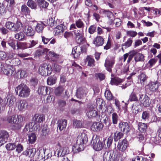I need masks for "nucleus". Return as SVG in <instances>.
Segmentation results:
<instances>
[{
  "instance_id": "8",
  "label": "nucleus",
  "mask_w": 161,
  "mask_h": 161,
  "mask_svg": "<svg viewBox=\"0 0 161 161\" xmlns=\"http://www.w3.org/2000/svg\"><path fill=\"white\" fill-rule=\"evenodd\" d=\"M95 106L91 103L88 104L87 108L88 111L86 113V115L89 118H92L95 117L97 114V111L94 109Z\"/></svg>"
},
{
  "instance_id": "38",
  "label": "nucleus",
  "mask_w": 161,
  "mask_h": 161,
  "mask_svg": "<svg viewBox=\"0 0 161 161\" xmlns=\"http://www.w3.org/2000/svg\"><path fill=\"white\" fill-rule=\"evenodd\" d=\"M138 129L141 132H145L147 129V125L146 124L140 122L138 125Z\"/></svg>"
},
{
  "instance_id": "18",
  "label": "nucleus",
  "mask_w": 161,
  "mask_h": 161,
  "mask_svg": "<svg viewBox=\"0 0 161 161\" xmlns=\"http://www.w3.org/2000/svg\"><path fill=\"white\" fill-rule=\"evenodd\" d=\"M87 92V91L86 88H80L77 90L76 95L78 98H82L86 96Z\"/></svg>"
},
{
  "instance_id": "20",
  "label": "nucleus",
  "mask_w": 161,
  "mask_h": 161,
  "mask_svg": "<svg viewBox=\"0 0 161 161\" xmlns=\"http://www.w3.org/2000/svg\"><path fill=\"white\" fill-rule=\"evenodd\" d=\"M149 90L153 92H156L158 88L159 83L157 81L151 82L148 84Z\"/></svg>"
},
{
  "instance_id": "4",
  "label": "nucleus",
  "mask_w": 161,
  "mask_h": 161,
  "mask_svg": "<svg viewBox=\"0 0 161 161\" xmlns=\"http://www.w3.org/2000/svg\"><path fill=\"white\" fill-rule=\"evenodd\" d=\"M6 27L7 29L15 32L20 31L22 26V24L19 21H17L16 23H14L11 21L7 22L5 24Z\"/></svg>"
},
{
  "instance_id": "43",
  "label": "nucleus",
  "mask_w": 161,
  "mask_h": 161,
  "mask_svg": "<svg viewBox=\"0 0 161 161\" xmlns=\"http://www.w3.org/2000/svg\"><path fill=\"white\" fill-rule=\"evenodd\" d=\"M48 51V49L44 48L37 50L36 52V53L38 56L42 55L44 54H46Z\"/></svg>"
},
{
  "instance_id": "52",
  "label": "nucleus",
  "mask_w": 161,
  "mask_h": 161,
  "mask_svg": "<svg viewBox=\"0 0 161 161\" xmlns=\"http://www.w3.org/2000/svg\"><path fill=\"white\" fill-rule=\"evenodd\" d=\"M65 154V153L62 151V148L61 147H60L59 149H57L55 152V155L58 157L63 156Z\"/></svg>"
},
{
  "instance_id": "28",
  "label": "nucleus",
  "mask_w": 161,
  "mask_h": 161,
  "mask_svg": "<svg viewBox=\"0 0 161 161\" xmlns=\"http://www.w3.org/2000/svg\"><path fill=\"white\" fill-rule=\"evenodd\" d=\"M95 142L93 143V148L96 151H98L101 150V142H100L99 138L97 136L95 139Z\"/></svg>"
},
{
  "instance_id": "33",
  "label": "nucleus",
  "mask_w": 161,
  "mask_h": 161,
  "mask_svg": "<svg viewBox=\"0 0 161 161\" xmlns=\"http://www.w3.org/2000/svg\"><path fill=\"white\" fill-rule=\"evenodd\" d=\"M144 60V56L142 54L140 53H135L134 60L136 62H143Z\"/></svg>"
},
{
  "instance_id": "49",
  "label": "nucleus",
  "mask_w": 161,
  "mask_h": 161,
  "mask_svg": "<svg viewBox=\"0 0 161 161\" xmlns=\"http://www.w3.org/2000/svg\"><path fill=\"white\" fill-rule=\"evenodd\" d=\"M15 38L19 41H22L24 39L25 36L23 32H20L15 34Z\"/></svg>"
},
{
  "instance_id": "10",
  "label": "nucleus",
  "mask_w": 161,
  "mask_h": 161,
  "mask_svg": "<svg viewBox=\"0 0 161 161\" xmlns=\"http://www.w3.org/2000/svg\"><path fill=\"white\" fill-rule=\"evenodd\" d=\"M128 146V142L126 140L124 139L122 141H119L117 146L118 150L121 152H124Z\"/></svg>"
},
{
  "instance_id": "47",
  "label": "nucleus",
  "mask_w": 161,
  "mask_h": 161,
  "mask_svg": "<svg viewBox=\"0 0 161 161\" xmlns=\"http://www.w3.org/2000/svg\"><path fill=\"white\" fill-rule=\"evenodd\" d=\"M44 25L42 23H38L36 25L35 29L38 33H42L43 30Z\"/></svg>"
},
{
  "instance_id": "12",
  "label": "nucleus",
  "mask_w": 161,
  "mask_h": 161,
  "mask_svg": "<svg viewBox=\"0 0 161 161\" xmlns=\"http://www.w3.org/2000/svg\"><path fill=\"white\" fill-rule=\"evenodd\" d=\"M76 41L78 43H80L85 40L83 31H75L74 32Z\"/></svg>"
},
{
  "instance_id": "2",
  "label": "nucleus",
  "mask_w": 161,
  "mask_h": 161,
  "mask_svg": "<svg viewBox=\"0 0 161 161\" xmlns=\"http://www.w3.org/2000/svg\"><path fill=\"white\" fill-rule=\"evenodd\" d=\"M88 141L86 135L84 133L79 134L77 137L76 145L75 147L78 151H81L84 149L83 144H85Z\"/></svg>"
},
{
  "instance_id": "9",
  "label": "nucleus",
  "mask_w": 161,
  "mask_h": 161,
  "mask_svg": "<svg viewBox=\"0 0 161 161\" xmlns=\"http://www.w3.org/2000/svg\"><path fill=\"white\" fill-rule=\"evenodd\" d=\"M114 59L113 57L107 58L105 60L104 66L108 71L111 72L112 71V68H113L114 64Z\"/></svg>"
},
{
  "instance_id": "36",
  "label": "nucleus",
  "mask_w": 161,
  "mask_h": 161,
  "mask_svg": "<svg viewBox=\"0 0 161 161\" xmlns=\"http://www.w3.org/2000/svg\"><path fill=\"white\" fill-rule=\"evenodd\" d=\"M92 130L93 131H99L101 129V123L99 122H94L91 127Z\"/></svg>"
},
{
  "instance_id": "53",
  "label": "nucleus",
  "mask_w": 161,
  "mask_h": 161,
  "mask_svg": "<svg viewBox=\"0 0 161 161\" xmlns=\"http://www.w3.org/2000/svg\"><path fill=\"white\" fill-rule=\"evenodd\" d=\"M6 148L8 150H12L14 149L16 147L15 143H9L6 145Z\"/></svg>"
},
{
  "instance_id": "51",
  "label": "nucleus",
  "mask_w": 161,
  "mask_h": 161,
  "mask_svg": "<svg viewBox=\"0 0 161 161\" xmlns=\"http://www.w3.org/2000/svg\"><path fill=\"white\" fill-rule=\"evenodd\" d=\"M157 61V59L156 58H154L151 59L148 61L147 64L150 68L152 67L156 63Z\"/></svg>"
},
{
  "instance_id": "64",
  "label": "nucleus",
  "mask_w": 161,
  "mask_h": 161,
  "mask_svg": "<svg viewBox=\"0 0 161 161\" xmlns=\"http://www.w3.org/2000/svg\"><path fill=\"white\" fill-rule=\"evenodd\" d=\"M53 69L56 72H59L60 71L61 68V67L56 64H53Z\"/></svg>"
},
{
  "instance_id": "39",
  "label": "nucleus",
  "mask_w": 161,
  "mask_h": 161,
  "mask_svg": "<svg viewBox=\"0 0 161 161\" xmlns=\"http://www.w3.org/2000/svg\"><path fill=\"white\" fill-rule=\"evenodd\" d=\"M40 7L46 8L48 5V3L44 0H36Z\"/></svg>"
},
{
  "instance_id": "23",
  "label": "nucleus",
  "mask_w": 161,
  "mask_h": 161,
  "mask_svg": "<svg viewBox=\"0 0 161 161\" xmlns=\"http://www.w3.org/2000/svg\"><path fill=\"white\" fill-rule=\"evenodd\" d=\"M21 12L22 14L25 15L26 17L27 16L28 18H29V17H30L31 10L25 4H23L22 5Z\"/></svg>"
},
{
  "instance_id": "35",
  "label": "nucleus",
  "mask_w": 161,
  "mask_h": 161,
  "mask_svg": "<svg viewBox=\"0 0 161 161\" xmlns=\"http://www.w3.org/2000/svg\"><path fill=\"white\" fill-rule=\"evenodd\" d=\"M64 88L61 86H59L56 88L54 90V94L57 96H61L64 91Z\"/></svg>"
},
{
  "instance_id": "45",
  "label": "nucleus",
  "mask_w": 161,
  "mask_h": 161,
  "mask_svg": "<svg viewBox=\"0 0 161 161\" xmlns=\"http://www.w3.org/2000/svg\"><path fill=\"white\" fill-rule=\"evenodd\" d=\"M56 80V77L52 76H50L47 79V84L49 85H53L55 83Z\"/></svg>"
},
{
  "instance_id": "40",
  "label": "nucleus",
  "mask_w": 161,
  "mask_h": 161,
  "mask_svg": "<svg viewBox=\"0 0 161 161\" xmlns=\"http://www.w3.org/2000/svg\"><path fill=\"white\" fill-rule=\"evenodd\" d=\"M27 5L32 9H36L37 8L36 3L32 0H29L27 3Z\"/></svg>"
},
{
  "instance_id": "22",
  "label": "nucleus",
  "mask_w": 161,
  "mask_h": 161,
  "mask_svg": "<svg viewBox=\"0 0 161 161\" xmlns=\"http://www.w3.org/2000/svg\"><path fill=\"white\" fill-rule=\"evenodd\" d=\"M36 152L35 148L27 149L23 152V154L30 158H33L35 156Z\"/></svg>"
},
{
  "instance_id": "37",
  "label": "nucleus",
  "mask_w": 161,
  "mask_h": 161,
  "mask_svg": "<svg viewBox=\"0 0 161 161\" xmlns=\"http://www.w3.org/2000/svg\"><path fill=\"white\" fill-rule=\"evenodd\" d=\"M33 122H30L27 123L23 130L24 132L26 134L29 133V132L31 131V128H32Z\"/></svg>"
},
{
  "instance_id": "62",
  "label": "nucleus",
  "mask_w": 161,
  "mask_h": 161,
  "mask_svg": "<svg viewBox=\"0 0 161 161\" xmlns=\"http://www.w3.org/2000/svg\"><path fill=\"white\" fill-rule=\"evenodd\" d=\"M16 151L18 153H20L23 149L22 146L20 144H18L17 145H16Z\"/></svg>"
},
{
  "instance_id": "17",
  "label": "nucleus",
  "mask_w": 161,
  "mask_h": 161,
  "mask_svg": "<svg viewBox=\"0 0 161 161\" xmlns=\"http://www.w3.org/2000/svg\"><path fill=\"white\" fill-rule=\"evenodd\" d=\"M113 141V138L111 137H109L107 139H104L101 142V147L105 148L109 147L111 145Z\"/></svg>"
},
{
  "instance_id": "7",
  "label": "nucleus",
  "mask_w": 161,
  "mask_h": 161,
  "mask_svg": "<svg viewBox=\"0 0 161 161\" xmlns=\"http://www.w3.org/2000/svg\"><path fill=\"white\" fill-rule=\"evenodd\" d=\"M103 153V161H114L115 156L114 152H105L104 150L101 149V153Z\"/></svg>"
},
{
  "instance_id": "5",
  "label": "nucleus",
  "mask_w": 161,
  "mask_h": 161,
  "mask_svg": "<svg viewBox=\"0 0 161 161\" xmlns=\"http://www.w3.org/2000/svg\"><path fill=\"white\" fill-rule=\"evenodd\" d=\"M39 73L42 75L46 76L50 75L52 72V68L50 65L43 64L39 68Z\"/></svg>"
},
{
  "instance_id": "58",
  "label": "nucleus",
  "mask_w": 161,
  "mask_h": 161,
  "mask_svg": "<svg viewBox=\"0 0 161 161\" xmlns=\"http://www.w3.org/2000/svg\"><path fill=\"white\" fill-rule=\"evenodd\" d=\"M112 122L114 124H116L118 122V116L117 114L114 113H113L112 114Z\"/></svg>"
},
{
  "instance_id": "26",
  "label": "nucleus",
  "mask_w": 161,
  "mask_h": 161,
  "mask_svg": "<svg viewBox=\"0 0 161 161\" xmlns=\"http://www.w3.org/2000/svg\"><path fill=\"white\" fill-rule=\"evenodd\" d=\"M18 108L19 110H24L28 105L27 103L24 100H22L17 103Z\"/></svg>"
},
{
  "instance_id": "19",
  "label": "nucleus",
  "mask_w": 161,
  "mask_h": 161,
  "mask_svg": "<svg viewBox=\"0 0 161 161\" xmlns=\"http://www.w3.org/2000/svg\"><path fill=\"white\" fill-rule=\"evenodd\" d=\"M38 93L41 95H45L50 92V87H45L44 86H40L37 90Z\"/></svg>"
},
{
  "instance_id": "32",
  "label": "nucleus",
  "mask_w": 161,
  "mask_h": 161,
  "mask_svg": "<svg viewBox=\"0 0 161 161\" xmlns=\"http://www.w3.org/2000/svg\"><path fill=\"white\" fill-rule=\"evenodd\" d=\"M81 47L77 46L74 47L72 53L74 55V57H78L81 53Z\"/></svg>"
},
{
  "instance_id": "63",
  "label": "nucleus",
  "mask_w": 161,
  "mask_h": 161,
  "mask_svg": "<svg viewBox=\"0 0 161 161\" xmlns=\"http://www.w3.org/2000/svg\"><path fill=\"white\" fill-rule=\"evenodd\" d=\"M96 27L94 25H91L88 29V32L91 34H93L95 31Z\"/></svg>"
},
{
  "instance_id": "24",
  "label": "nucleus",
  "mask_w": 161,
  "mask_h": 161,
  "mask_svg": "<svg viewBox=\"0 0 161 161\" xmlns=\"http://www.w3.org/2000/svg\"><path fill=\"white\" fill-rule=\"evenodd\" d=\"M15 98L14 97L11 96L10 95H8L6 97L5 102L7 103L9 107H12L14 104Z\"/></svg>"
},
{
  "instance_id": "57",
  "label": "nucleus",
  "mask_w": 161,
  "mask_h": 161,
  "mask_svg": "<svg viewBox=\"0 0 161 161\" xmlns=\"http://www.w3.org/2000/svg\"><path fill=\"white\" fill-rule=\"evenodd\" d=\"M93 43L97 47H98L101 45V37L97 36L94 40Z\"/></svg>"
},
{
  "instance_id": "13",
  "label": "nucleus",
  "mask_w": 161,
  "mask_h": 161,
  "mask_svg": "<svg viewBox=\"0 0 161 161\" xmlns=\"http://www.w3.org/2000/svg\"><path fill=\"white\" fill-rule=\"evenodd\" d=\"M132 109L133 112L136 114L141 111L142 108V106L139 101L135 102L132 105Z\"/></svg>"
},
{
  "instance_id": "25",
  "label": "nucleus",
  "mask_w": 161,
  "mask_h": 161,
  "mask_svg": "<svg viewBox=\"0 0 161 161\" xmlns=\"http://www.w3.org/2000/svg\"><path fill=\"white\" fill-rule=\"evenodd\" d=\"M139 99L138 98L136 93L134 92H132L130 94L129 98L128 101L125 103V104H128L130 102H136L139 101Z\"/></svg>"
},
{
  "instance_id": "56",
  "label": "nucleus",
  "mask_w": 161,
  "mask_h": 161,
  "mask_svg": "<svg viewBox=\"0 0 161 161\" xmlns=\"http://www.w3.org/2000/svg\"><path fill=\"white\" fill-rule=\"evenodd\" d=\"M73 125L75 128H80L83 127L82 122L79 120H75L73 121Z\"/></svg>"
},
{
  "instance_id": "31",
  "label": "nucleus",
  "mask_w": 161,
  "mask_h": 161,
  "mask_svg": "<svg viewBox=\"0 0 161 161\" xmlns=\"http://www.w3.org/2000/svg\"><path fill=\"white\" fill-rule=\"evenodd\" d=\"M85 62L87 63V65L90 67H93L95 66V60L94 59L90 56H87Z\"/></svg>"
},
{
  "instance_id": "48",
  "label": "nucleus",
  "mask_w": 161,
  "mask_h": 161,
  "mask_svg": "<svg viewBox=\"0 0 161 161\" xmlns=\"http://www.w3.org/2000/svg\"><path fill=\"white\" fill-rule=\"evenodd\" d=\"M16 45L17 47V49H24L26 48H28V47H27V46H28L27 43H18L17 42Z\"/></svg>"
},
{
  "instance_id": "61",
  "label": "nucleus",
  "mask_w": 161,
  "mask_h": 161,
  "mask_svg": "<svg viewBox=\"0 0 161 161\" xmlns=\"http://www.w3.org/2000/svg\"><path fill=\"white\" fill-rule=\"evenodd\" d=\"M7 55L5 52L0 51V60H4L6 59Z\"/></svg>"
},
{
  "instance_id": "15",
  "label": "nucleus",
  "mask_w": 161,
  "mask_h": 161,
  "mask_svg": "<svg viewBox=\"0 0 161 161\" xmlns=\"http://www.w3.org/2000/svg\"><path fill=\"white\" fill-rule=\"evenodd\" d=\"M23 32L27 36H33L35 34V31L31 26L26 25L23 30Z\"/></svg>"
},
{
  "instance_id": "29",
  "label": "nucleus",
  "mask_w": 161,
  "mask_h": 161,
  "mask_svg": "<svg viewBox=\"0 0 161 161\" xmlns=\"http://www.w3.org/2000/svg\"><path fill=\"white\" fill-rule=\"evenodd\" d=\"M18 115H14L12 116H8L6 118V121L9 123L14 124V123H16L18 120L17 118Z\"/></svg>"
},
{
  "instance_id": "46",
  "label": "nucleus",
  "mask_w": 161,
  "mask_h": 161,
  "mask_svg": "<svg viewBox=\"0 0 161 161\" xmlns=\"http://www.w3.org/2000/svg\"><path fill=\"white\" fill-rule=\"evenodd\" d=\"M123 136V134L121 132H116L114 135V139L115 142H117Z\"/></svg>"
},
{
  "instance_id": "54",
  "label": "nucleus",
  "mask_w": 161,
  "mask_h": 161,
  "mask_svg": "<svg viewBox=\"0 0 161 161\" xmlns=\"http://www.w3.org/2000/svg\"><path fill=\"white\" fill-rule=\"evenodd\" d=\"M104 95L106 98L108 100H112L113 98V96L112 93L109 90L105 91L104 93Z\"/></svg>"
},
{
  "instance_id": "60",
  "label": "nucleus",
  "mask_w": 161,
  "mask_h": 161,
  "mask_svg": "<svg viewBox=\"0 0 161 161\" xmlns=\"http://www.w3.org/2000/svg\"><path fill=\"white\" fill-rule=\"evenodd\" d=\"M58 103L59 107L60 108L63 107L66 105V101L61 99L58 100Z\"/></svg>"
},
{
  "instance_id": "30",
  "label": "nucleus",
  "mask_w": 161,
  "mask_h": 161,
  "mask_svg": "<svg viewBox=\"0 0 161 161\" xmlns=\"http://www.w3.org/2000/svg\"><path fill=\"white\" fill-rule=\"evenodd\" d=\"M123 80L122 79L117 77L111 78V83L112 85H118L121 84Z\"/></svg>"
},
{
  "instance_id": "27",
  "label": "nucleus",
  "mask_w": 161,
  "mask_h": 161,
  "mask_svg": "<svg viewBox=\"0 0 161 161\" xmlns=\"http://www.w3.org/2000/svg\"><path fill=\"white\" fill-rule=\"evenodd\" d=\"M44 119V117L43 115L38 114H35L33 118V120L34 121V122L36 123L42 122Z\"/></svg>"
},
{
  "instance_id": "41",
  "label": "nucleus",
  "mask_w": 161,
  "mask_h": 161,
  "mask_svg": "<svg viewBox=\"0 0 161 161\" xmlns=\"http://www.w3.org/2000/svg\"><path fill=\"white\" fill-rule=\"evenodd\" d=\"M75 24L77 28L81 29L79 31H83L85 25L83 21L80 19H79L76 21Z\"/></svg>"
},
{
  "instance_id": "42",
  "label": "nucleus",
  "mask_w": 161,
  "mask_h": 161,
  "mask_svg": "<svg viewBox=\"0 0 161 161\" xmlns=\"http://www.w3.org/2000/svg\"><path fill=\"white\" fill-rule=\"evenodd\" d=\"M9 136L8 133L5 130H1L0 131V138L6 140L7 141Z\"/></svg>"
},
{
  "instance_id": "59",
  "label": "nucleus",
  "mask_w": 161,
  "mask_h": 161,
  "mask_svg": "<svg viewBox=\"0 0 161 161\" xmlns=\"http://www.w3.org/2000/svg\"><path fill=\"white\" fill-rule=\"evenodd\" d=\"M37 43V42L36 41L33 40L30 41L29 42L27 43L28 46H27V47H28V48L32 47L35 46Z\"/></svg>"
},
{
  "instance_id": "1",
  "label": "nucleus",
  "mask_w": 161,
  "mask_h": 161,
  "mask_svg": "<svg viewBox=\"0 0 161 161\" xmlns=\"http://www.w3.org/2000/svg\"><path fill=\"white\" fill-rule=\"evenodd\" d=\"M15 92L19 97L25 98L28 97L30 95V90L25 84H21L16 87Z\"/></svg>"
},
{
  "instance_id": "34",
  "label": "nucleus",
  "mask_w": 161,
  "mask_h": 161,
  "mask_svg": "<svg viewBox=\"0 0 161 161\" xmlns=\"http://www.w3.org/2000/svg\"><path fill=\"white\" fill-rule=\"evenodd\" d=\"M28 136V140L30 143L31 144L33 143L36 141V137L35 133H31V134L28 133L26 134Z\"/></svg>"
},
{
  "instance_id": "11",
  "label": "nucleus",
  "mask_w": 161,
  "mask_h": 161,
  "mask_svg": "<svg viewBox=\"0 0 161 161\" xmlns=\"http://www.w3.org/2000/svg\"><path fill=\"white\" fill-rule=\"evenodd\" d=\"M119 127L123 132L127 134L130 130L129 124L127 122L121 121L119 124Z\"/></svg>"
},
{
  "instance_id": "6",
  "label": "nucleus",
  "mask_w": 161,
  "mask_h": 161,
  "mask_svg": "<svg viewBox=\"0 0 161 161\" xmlns=\"http://www.w3.org/2000/svg\"><path fill=\"white\" fill-rule=\"evenodd\" d=\"M139 102L142 105L145 107L149 106L150 104L149 100L150 98L146 94H139Z\"/></svg>"
},
{
  "instance_id": "3",
  "label": "nucleus",
  "mask_w": 161,
  "mask_h": 161,
  "mask_svg": "<svg viewBox=\"0 0 161 161\" xmlns=\"http://www.w3.org/2000/svg\"><path fill=\"white\" fill-rule=\"evenodd\" d=\"M5 63H1L0 68L1 72L8 76L13 75L15 68L12 65L8 64V60Z\"/></svg>"
},
{
  "instance_id": "55",
  "label": "nucleus",
  "mask_w": 161,
  "mask_h": 161,
  "mask_svg": "<svg viewBox=\"0 0 161 161\" xmlns=\"http://www.w3.org/2000/svg\"><path fill=\"white\" fill-rule=\"evenodd\" d=\"M32 128H31V130L32 131H39L40 129V125L38 123L33 122Z\"/></svg>"
},
{
  "instance_id": "44",
  "label": "nucleus",
  "mask_w": 161,
  "mask_h": 161,
  "mask_svg": "<svg viewBox=\"0 0 161 161\" xmlns=\"http://www.w3.org/2000/svg\"><path fill=\"white\" fill-rule=\"evenodd\" d=\"M150 116V114L148 111H143L142 114V118L144 121H146L149 119Z\"/></svg>"
},
{
  "instance_id": "21",
  "label": "nucleus",
  "mask_w": 161,
  "mask_h": 161,
  "mask_svg": "<svg viewBox=\"0 0 161 161\" xmlns=\"http://www.w3.org/2000/svg\"><path fill=\"white\" fill-rule=\"evenodd\" d=\"M57 124L58 128L60 130H63L66 127L67 121L65 119H61L58 121Z\"/></svg>"
},
{
  "instance_id": "50",
  "label": "nucleus",
  "mask_w": 161,
  "mask_h": 161,
  "mask_svg": "<svg viewBox=\"0 0 161 161\" xmlns=\"http://www.w3.org/2000/svg\"><path fill=\"white\" fill-rule=\"evenodd\" d=\"M132 42V39L131 38H129L126 42L122 44V46L124 47V48L126 49L131 46Z\"/></svg>"
},
{
  "instance_id": "16",
  "label": "nucleus",
  "mask_w": 161,
  "mask_h": 161,
  "mask_svg": "<svg viewBox=\"0 0 161 161\" xmlns=\"http://www.w3.org/2000/svg\"><path fill=\"white\" fill-rule=\"evenodd\" d=\"M147 78L148 77L146 75L145 72L142 70L140 71L138 79L142 85H144L145 84Z\"/></svg>"
},
{
  "instance_id": "14",
  "label": "nucleus",
  "mask_w": 161,
  "mask_h": 161,
  "mask_svg": "<svg viewBox=\"0 0 161 161\" xmlns=\"http://www.w3.org/2000/svg\"><path fill=\"white\" fill-rule=\"evenodd\" d=\"M17 118V121L16 123H14L15 124L12 126L13 129L15 130L20 129L23 125L22 123L23 120L22 116L21 115H18Z\"/></svg>"
}]
</instances>
